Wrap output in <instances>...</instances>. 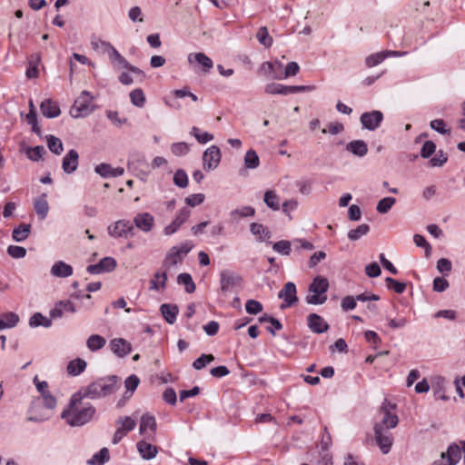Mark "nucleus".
Instances as JSON below:
<instances>
[{
	"instance_id": "15",
	"label": "nucleus",
	"mask_w": 465,
	"mask_h": 465,
	"mask_svg": "<svg viewBox=\"0 0 465 465\" xmlns=\"http://www.w3.org/2000/svg\"><path fill=\"white\" fill-rule=\"evenodd\" d=\"M112 351L119 358H124L131 353L132 345L123 338H114L110 341Z\"/></svg>"
},
{
	"instance_id": "8",
	"label": "nucleus",
	"mask_w": 465,
	"mask_h": 465,
	"mask_svg": "<svg viewBox=\"0 0 465 465\" xmlns=\"http://www.w3.org/2000/svg\"><path fill=\"white\" fill-rule=\"evenodd\" d=\"M222 159V153L218 146L212 145L203 153V166L206 172L215 170Z\"/></svg>"
},
{
	"instance_id": "31",
	"label": "nucleus",
	"mask_w": 465,
	"mask_h": 465,
	"mask_svg": "<svg viewBox=\"0 0 465 465\" xmlns=\"http://www.w3.org/2000/svg\"><path fill=\"white\" fill-rule=\"evenodd\" d=\"M106 344L104 337L99 334H92L86 340V346L91 351H96L104 348Z\"/></svg>"
},
{
	"instance_id": "46",
	"label": "nucleus",
	"mask_w": 465,
	"mask_h": 465,
	"mask_svg": "<svg viewBox=\"0 0 465 465\" xmlns=\"http://www.w3.org/2000/svg\"><path fill=\"white\" fill-rule=\"evenodd\" d=\"M173 183L179 188H185L188 185V175L183 169H178L173 178Z\"/></svg>"
},
{
	"instance_id": "62",
	"label": "nucleus",
	"mask_w": 465,
	"mask_h": 465,
	"mask_svg": "<svg viewBox=\"0 0 465 465\" xmlns=\"http://www.w3.org/2000/svg\"><path fill=\"white\" fill-rule=\"evenodd\" d=\"M119 422L122 423V427L120 429L124 430V431L125 433L133 430L136 426L135 420H134L133 418H131L129 416L120 418Z\"/></svg>"
},
{
	"instance_id": "59",
	"label": "nucleus",
	"mask_w": 465,
	"mask_h": 465,
	"mask_svg": "<svg viewBox=\"0 0 465 465\" xmlns=\"http://www.w3.org/2000/svg\"><path fill=\"white\" fill-rule=\"evenodd\" d=\"M436 151V144L432 141H426L421 147L420 156L422 158H429Z\"/></svg>"
},
{
	"instance_id": "17",
	"label": "nucleus",
	"mask_w": 465,
	"mask_h": 465,
	"mask_svg": "<svg viewBox=\"0 0 465 465\" xmlns=\"http://www.w3.org/2000/svg\"><path fill=\"white\" fill-rule=\"evenodd\" d=\"M40 109L43 115L47 118H55L61 114L58 104L51 99H45L40 104Z\"/></svg>"
},
{
	"instance_id": "53",
	"label": "nucleus",
	"mask_w": 465,
	"mask_h": 465,
	"mask_svg": "<svg viewBox=\"0 0 465 465\" xmlns=\"http://www.w3.org/2000/svg\"><path fill=\"white\" fill-rule=\"evenodd\" d=\"M45 152L44 146L28 147L26 149V156L32 161H39L42 158L43 153Z\"/></svg>"
},
{
	"instance_id": "30",
	"label": "nucleus",
	"mask_w": 465,
	"mask_h": 465,
	"mask_svg": "<svg viewBox=\"0 0 465 465\" xmlns=\"http://www.w3.org/2000/svg\"><path fill=\"white\" fill-rule=\"evenodd\" d=\"M29 326L31 328H37L40 326L49 328L52 326V320L44 316L41 312H35L29 319Z\"/></svg>"
},
{
	"instance_id": "10",
	"label": "nucleus",
	"mask_w": 465,
	"mask_h": 465,
	"mask_svg": "<svg viewBox=\"0 0 465 465\" xmlns=\"http://www.w3.org/2000/svg\"><path fill=\"white\" fill-rule=\"evenodd\" d=\"M360 120L363 128L369 131H374L381 125L383 120V114L378 110L366 112L361 115Z\"/></svg>"
},
{
	"instance_id": "43",
	"label": "nucleus",
	"mask_w": 465,
	"mask_h": 465,
	"mask_svg": "<svg viewBox=\"0 0 465 465\" xmlns=\"http://www.w3.org/2000/svg\"><path fill=\"white\" fill-rule=\"evenodd\" d=\"M265 93L269 94H288V85H283L282 84H268L265 86Z\"/></svg>"
},
{
	"instance_id": "57",
	"label": "nucleus",
	"mask_w": 465,
	"mask_h": 465,
	"mask_svg": "<svg viewBox=\"0 0 465 465\" xmlns=\"http://www.w3.org/2000/svg\"><path fill=\"white\" fill-rule=\"evenodd\" d=\"M451 269H452V264L449 259L440 258V260H438L437 270L440 273H442L444 275H448L451 272Z\"/></svg>"
},
{
	"instance_id": "50",
	"label": "nucleus",
	"mask_w": 465,
	"mask_h": 465,
	"mask_svg": "<svg viewBox=\"0 0 465 465\" xmlns=\"http://www.w3.org/2000/svg\"><path fill=\"white\" fill-rule=\"evenodd\" d=\"M385 59L386 54H384V52H379L367 56L365 63L368 67H373L383 62Z\"/></svg>"
},
{
	"instance_id": "23",
	"label": "nucleus",
	"mask_w": 465,
	"mask_h": 465,
	"mask_svg": "<svg viewBox=\"0 0 465 465\" xmlns=\"http://www.w3.org/2000/svg\"><path fill=\"white\" fill-rule=\"evenodd\" d=\"M190 215V210L183 208L173 222L165 229V232H175L180 229V226L188 219Z\"/></svg>"
},
{
	"instance_id": "41",
	"label": "nucleus",
	"mask_w": 465,
	"mask_h": 465,
	"mask_svg": "<svg viewBox=\"0 0 465 465\" xmlns=\"http://www.w3.org/2000/svg\"><path fill=\"white\" fill-rule=\"evenodd\" d=\"M130 100L134 106L139 108L143 107L145 104V95L143 90L140 88L133 90L130 93Z\"/></svg>"
},
{
	"instance_id": "6",
	"label": "nucleus",
	"mask_w": 465,
	"mask_h": 465,
	"mask_svg": "<svg viewBox=\"0 0 465 465\" xmlns=\"http://www.w3.org/2000/svg\"><path fill=\"white\" fill-rule=\"evenodd\" d=\"M394 409L395 405L384 400L378 412L381 419L374 423V426L395 428L399 423V418L392 411Z\"/></svg>"
},
{
	"instance_id": "2",
	"label": "nucleus",
	"mask_w": 465,
	"mask_h": 465,
	"mask_svg": "<svg viewBox=\"0 0 465 465\" xmlns=\"http://www.w3.org/2000/svg\"><path fill=\"white\" fill-rule=\"evenodd\" d=\"M82 401L73 403V395L70 398L68 406L62 411L61 418L71 427H81L88 423L94 416L96 410L91 403L84 404L78 408L77 404Z\"/></svg>"
},
{
	"instance_id": "58",
	"label": "nucleus",
	"mask_w": 465,
	"mask_h": 465,
	"mask_svg": "<svg viewBox=\"0 0 465 465\" xmlns=\"http://www.w3.org/2000/svg\"><path fill=\"white\" fill-rule=\"evenodd\" d=\"M430 126L431 129L441 134H450V130L446 128L445 122L442 119L432 120Z\"/></svg>"
},
{
	"instance_id": "14",
	"label": "nucleus",
	"mask_w": 465,
	"mask_h": 465,
	"mask_svg": "<svg viewBox=\"0 0 465 465\" xmlns=\"http://www.w3.org/2000/svg\"><path fill=\"white\" fill-rule=\"evenodd\" d=\"M79 154L76 150L71 149L62 160V169L65 173H74L78 167Z\"/></svg>"
},
{
	"instance_id": "40",
	"label": "nucleus",
	"mask_w": 465,
	"mask_h": 465,
	"mask_svg": "<svg viewBox=\"0 0 465 465\" xmlns=\"http://www.w3.org/2000/svg\"><path fill=\"white\" fill-rule=\"evenodd\" d=\"M133 229L134 225L132 222L120 220L114 223L113 232H111V226L108 227V232H131Z\"/></svg>"
},
{
	"instance_id": "20",
	"label": "nucleus",
	"mask_w": 465,
	"mask_h": 465,
	"mask_svg": "<svg viewBox=\"0 0 465 465\" xmlns=\"http://www.w3.org/2000/svg\"><path fill=\"white\" fill-rule=\"evenodd\" d=\"M19 321L18 314L14 312L0 313V331L15 328Z\"/></svg>"
},
{
	"instance_id": "64",
	"label": "nucleus",
	"mask_w": 465,
	"mask_h": 465,
	"mask_svg": "<svg viewBox=\"0 0 465 465\" xmlns=\"http://www.w3.org/2000/svg\"><path fill=\"white\" fill-rule=\"evenodd\" d=\"M356 298L353 296H345L342 298L341 307L344 312L353 310L356 307Z\"/></svg>"
},
{
	"instance_id": "54",
	"label": "nucleus",
	"mask_w": 465,
	"mask_h": 465,
	"mask_svg": "<svg viewBox=\"0 0 465 465\" xmlns=\"http://www.w3.org/2000/svg\"><path fill=\"white\" fill-rule=\"evenodd\" d=\"M7 254L14 259H21L26 255L25 248L17 245H9L6 250Z\"/></svg>"
},
{
	"instance_id": "29",
	"label": "nucleus",
	"mask_w": 465,
	"mask_h": 465,
	"mask_svg": "<svg viewBox=\"0 0 465 465\" xmlns=\"http://www.w3.org/2000/svg\"><path fill=\"white\" fill-rule=\"evenodd\" d=\"M110 460V453L107 448H102L87 460L88 465H104Z\"/></svg>"
},
{
	"instance_id": "21",
	"label": "nucleus",
	"mask_w": 465,
	"mask_h": 465,
	"mask_svg": "<svg viewBox=\"0 0 465 465\" xmlns=\"http://www.w3.org/2000/svg\"><path fill=\"white\" fill-rule=\"evenodd\" d=\"M136 447L141 457L146 460L153 459L158 452L156 446L145 440L138 441Z\"/></svg>"
},
{
	"instance_id": "44",
	"label": "nucleus",
	"mask_w": 465,
	"mask_h": 465,
	"mask_svg": "<svg viewBox=\"0 0 465 465\" xmlns=\"http://www.w3.org/2000/svg\"><path fill=\"white\" fill-rule=\"evenodd\" d=\"M396 203L393 197H385L380 200L377 203L376 210L379 213H388Z\"/></svg>"
},
{
	"instance_id": "34",
	"label": "nucleus",
	"mask_w": 465,
	"mask_h": 465,
	"mask_svg": "<svg viewBox=\"0 0 465 465\" xmlns=\"http://www.w3.org/2000/svg\"><path fill=\"white\" fill-rule=\"evenodd\" d=\"M193 58L206 71L210 70L213 66V61L203 53L190 54L188 56L189 63H193Z\"/></svg>"
},
{
	"instance_id": "19",
	"label": "nucleus",
	"mask_w": 465,
	"mask_h": 465,
	"mask_svg": "<svg viewBox=\"0 0 465 465\" xmlns=\"http://www.w3.org/2000/svg\"><path fill=\"white\" fill-rule=\"evenodd\" d=\"M153 221V215L148 213H143L134 217V223L139 230L146 232L152 229Z\"/></svg>"
},
{
	"instance_id": "52",
	"label": "nucleus",
	"mask_w": 465,
	"mask_h": 465,
	"mask_svg": "<svg viewBox=\"0 0 465 465\" xmlns=\"http://www.w3.org/2000/svg\"><path fill=\"white\" fill-rule=\"evenodd\" d=\"M291 242L286 240H282L279 242H276L272 245V249L282 255H288L291 252Z\"/></svg>"
},
{
	"instance_id": "7",
	"label": "nucleus",
	"mask_w": 465,
	"mask_h": 465,
	"mask_svg": "<svg viewBox=\"0 0 465 465\" xmlns=\"http://www.w3.org/2000/svg\"><path fill=\"white\" fill-rule=\"evenodd\" d=\"M242 282V276L235 272L223 270L220 273L221 291L224 293L232 291L235 287H240Z\"/></svg>"
},
{
	"instance_id": "60",
	"label": "nucleus",
	"mask_w": 465,
	"mask_h": 465,
	"mask_svg": "<svg viewBox=\"0 0 465 465\" xmlns=\"http://www.w3.org/2000/svg\"><path fill=\"white\" fill-rule=\"evenodd\" d=\"M163 400L167 404H170L173 406L175 405L177 402V396H176L175 391L171 387L165 389V391L163 392Z\"/></svg>"
},
{
	"instance_id": "3",
	"label": "nucleus",
	"mask_w": 465,
	"mask_h": 465,
	"mask_svg": "<svg viewBox=\"0 0 465 465\" xmlns=\"http://www.w3.org/2000/svg\"><path fill=\"white\" fill-rule=\"evenodd\" d=\"M329 281L322 276H316L313 278L309 285L308 291L312 294H308L305 297V302L312 305H321L327 301L326 292L329 289Z\"/></svg>"
},
{
	"instance_id": "5",
	"label": "nucleus",
	"mask_w": 465,
	"mask_h": 465,
	"mask_svg": "<svg viewBox=\"0 0 465 465\" xmlns=\"http://www.w3.org/2000/svg\"><path fill=\"white\" fill-rule=\"evenodd\" d=\"M193 248V243L191 241H184L177 245L173 246L167 252L163 266H174L182 261L183 256H185Z\"/></svg>"
},
{
	"instance_id": "13",
	"label": "nucleus",
	"mask_w": 465,
	"mask_h": 465,
	"mask_svg": "<svg viewBox=\"0 0 465 465\" xmlns=\"http://www.w3.org/2000/svg\"><path fill=\"white\" fill-rule=\"evenodd\" d=\"M309 329L317 334L323 333L329 330L327 322L317 313H311L307 317Z\"/></svg>"
},
{
	"instance_id": "63",
	"label": "nucleus",
	"mask_w": 465,
	"mask_h": 465,
	"mask_svg": "<svg viewBox=\"0 0 465 465\" xmlns=\"http://www.w3.org/2000/svg\"><path fill=\"white\" fill-rule=\"evenodd\" d=\"M449 288V282L443 277H436L433 280V291L442 292Z\"/></svg>"
},
{
	"instance_id": "32",
	"label": "nucleus",
	"mask_w": 465,
	"mask_h": 465,
	"mask_svg": "<svg viewBox=\"0 0 465 465\" xmlns=\"http://www.w3.org/2000/svg\"><path fill=\"white\" fill-rule=\"evenodd\" d=\"M177 283L183 285L187 293H193L195 292L196 285L190 273L182 272L177 276Z\"/></svg>"
},
{
	"instance_id": "61",
	"label": "nucleus",
	"mask_w": 465,
	"mask_h": 465,
	"mask_svg": "<svg viewBox=\"0 0 465 465\" xmlns=\"http://www.w3.org/2000/svg\"><path fill=\"white\" fill-rule=\"evenodd\" d=\"M26 122L28 124L32 125V130L35 134L40 133V128L37 125V114L35 110H29V113L26 114Z\"/></svg>"
},
{
	"instance_id": "51",
	"label": "nucleus",
	"mask_w": 465,
	"mask_h": 465,
	"mask_svg": "<svg viewBox=\"0 0 465 465\" xmlns=\"http://www.w3.org/2000/svg\"><path fill=\"white\" fill-rule=\"evenodd\" d=\"M214 360L213 355L212 354H202L198 357L193 362V367L195 370L203 369L208 363L212 362Z\"/></svg>"
},
{
	"instance_id": "27",
	"label": "nucleus",
	"mask_w": 465,
	"mask_h": 465,
	"mask_svg": "<svg viewBox=\"0 0 465 465\" xmlns=\"http://www.w3.org/2000/svg\"><path fill=\"white\" fill-rule=\"evenodd\" d=\"M35 211L40 219H45L48 213L49 206L46 201V194L43 193L34 203Z\"/></svg>"
},
{
	"instance_id": "36",
	"label": "nucleus",
	"mask_w": 465,
	"mask_h": 465,
	"mask_svg": "<svg viewBox=\"0 0 465 465\" xmlns=\"http://www.w3.org/2000/svg\"><path fill=\"white\" fill-rule=\"evenodd\" d=\"M91 45L94 51L107 54H109L111 50L114 48V46L109 42L104 41L100 38H93L91 41Z\"/></svg>"
},
{
	"instance_id": "22",
	"label": "nucleus",
	"mask_w": 465,
	"mask_h": 465,
	"mask_svg": "<svg viewBox=\"0 0 465 465\" xmlns=\"http://www.w3.org/2000/svg\"><path fill=\"white\" fill-rule=\"evenodd\" d=\"M346 150L358 157H363L368 153V145L363 140H354L347 143Z\"/></svg>"
},
{
	"instance_id": "39",
	"label": "nucleus",
	"mask_w": 465,
	"mask_h": 465,
	"mask_svg": "<svg viewBox=\"0 0 465 465\" xmlns=\"http://www.w3.org/2000/svg\"><path fill=\"white\" fill-rule=\"evenodd\" d=\"M111 63L116 66H120L121 68H125L128 65V61L114 47L108 54Z\"/></svg>"
},
{
	"instance_id": "24",
	"label": "nucleus",
	"mask_w": 465,
	"mask_h": 465,
	"mask_svg": "<svg viewBox=\"0 0 465 465\" xmlns=\"http://www.w3.org/2000/svg\"><path fill=\"white\" fill-rule=\"evenodd\" d=\"M167 273L166 272H156L153 274V279L150 281L149 290L160 291L164 290L166 288L167 282Z\"/></svg>"
},
{
	"instance_id": "16",
	"label": "nucleus",
	"mask_w": 465,
	"mask_h": 465,
	"mask_svg": "<svg viewBox=\"0 0 465 465\" xmlns=\"http://www.w3.org/2000/svg\"><path fill=\"white\" fill-rule=\"evenodd\" d=\"M74 272L73 267L64 261L55 262L50 270V273L57 278H67Z\"/></svg>"
},
{
	"instance_id": "45",
	"label": "nucleus",
	"mask_w": 465,
	"mask_h": 465,
	"mask_svg": "<svg viewBox=\"0 0 465 465\" xmlns=\"http://www.w3.org/2000/svg\"><path fill=\"white\" fill-rule=\"evenodd\" d=\"M263 201L272 210L280 209L279 198L273 191H267L264 193Z\"/></svg>"
},
{
	"instance_id": "9",
	"label": "nucleus",
	"mask_w": 465,
	"mask_h": 465,
	"mask_svg": "<svg viewBox=\"0 0 465 465\" xmlns=\"http://www.w3.org/2000/svg\"><path fill=\"white\" fill-rule=\"evenodd\" d=\"M278 298L283 300V302L280 306L282 310L293 306L298 302L295 283L292 282H286L283 288L278 292Z\"/></svg>"
},
{
	"instance_id": "1",
	"label": "nucleus",
	"mask_w": 465,
	"mask_h": 465,
	"mask_svg": "<svg viewBox=\"0 0 465 465\" xmlns=\"http://www.w3.org/2000/svg\"><path fill=\"white\" fill-rule=\"evenodd\" d=\"M120 387V378L109 375L99 378L73 394V403L84 399L96 400L114 394Z\"/></svg>"
},
{
	"instance_id": "56",
	"label": "nucleus",
	"mask_w": 465,
	"mask_h": 465,
	"mask_svg": "<svg viewBox=\"0 0 465 465\" xmlns=\"http://www.w3.org/2000/svg\"><path fill=\"white\" fill-rule=\"evenodd\" d=\"M448 161V155L442 150L438 153L430 160V163L432 167L442 166Z\"/></svg>"
},
{
	"instance_id": "49",
	"label": "nucleus",
	"mask_w": 465,
	"mask_h": 465,
	"mask_svg": "<svg viewBox=\"0 0 465 465\" xmlns=\"http://www.w3.org/2000/svg\"><path fill=\"white\" fill-rule=\"evenodd\" d=\"M262 304L260 302L253 299L248 300L245 303V311L249 314L256 315L262 312Z\"/></svg>"
},
{
	"instance_id": "55",
	"label": "nucleus",
	"mask_w": 465,
	"mask_h": 465,
	"mask_svg": "<svg viewBox=\"0 0 465 465\" xmlns=\"http://www.w3.org/2000/svg\"><path fill=\"white\" fill-rule=\"evenodd\" d=\"M189 150V145L184 142L174 143L171 145V152L176 156L185 155Z\"/></svg>"
},
{
	"instance_id": "38",
	"label": "nucleus",
	"mask_w": 465,
	"mask_h": 465,
	"mask_svg": "<svg viewBox=\"0 0 465 465\" xmlns=\"http://www.w3.org/2000/svg\"><path fill=\"white\" fill-rule=\"evenodd\" d=\"M255 213V210L251 206H242L231 212V219L232 221H238L242 217L252 216Z\"/></svg>"
},
{
	"instance_id": "25",
	"label": "nucleus",
	"mask_w": 465,
	"mask_h": 465,
	"mask_svg": "<svg viewBox=\"0 0 465 465\" xmlns=\"http://www.w3.org/2000/svg\"><path fill=\"white\" fill-rule=\"evenodd\" d=\"M140 384V379L136 374H131L124 381L125 392L124 399H130Z\"/></svg>"
},
{
	"instance_id": "28",
	"label": "nucleus",
	"mask_w": 465,
	"mask_h": 465,
	"mask_svg": "<svg viewBox=\"0 0 465 465\" xmlns=\"http://www.w3.org/2000/svg\"><path fill=\"white\" fill-rule=\"evenodd\" d=\"M157 424L154 416L145 413L142 416L140 420V433L143 434L146 430H152L153 433L156 431Z\"/></svg>"
},
{
	"instance_id": "37",
	"label": "nucleus",
	"mask_w": 465,
	"mask_h": 465,
	"mask_svg": "<svg viewBox=\"0 0 465 465\" xmlns=\"http://www.w3.org/2000/svg\"><path fill=\"white\" fill-rule=\"evenodd\" d=\"M260 164V159L257 153L251 149L244 155V166L247 169H256Z\"/></svg>"
},
{
	"instance_id": "42",
	"label": "nucleus",
	"mask_w": 465,
	"mask_h": 465,
	"mask_svg": "<svg viewBox=\"0 0 465 465\" xmlns=\"http://www.w3.org/2000/svg\"><path fill=\"white\" fill-rule=\"evenodd\" d=\"M256 38L265 47H270L272 45V37L269 35L268 29L265 26L259 28Z\"/></svg>"
},
{
	"instance_id": "11",
	"label": "nucleus",
	"mask_w": 465,
	"mask_h": 465,
	"mask_svg": "<svg viewBox=\"0 0 465 465\" xmlns=\"http://www.w3.org/2000/svg\"><path fill=\"white\" fill-rule=\"evenodd\" d=\"M116 261L113 257H104L95 264H90L86 267V272L90 274H101L113 272L116 268Z\"/></svg>"
},
{
	"instance_id": "35",
	"label": "nucleus",
	"mask_w": 465,
	"mask_h": 465,
	"mask_svg": "<svg viewBox=\"0 0 465 465\" xmlns=\"http://www.w3.org/2000/svg\"><path fill=\"white\" fill-rule=\"evenodd\" d=\"M46 143H47V146L49 148V150L56 154V155H60L63 151H64V145H63V143L62 141L55 137L54 135L53 134H49L46 136Z\"/></svg>"
},
{
	"instance_id": "33",
	"label": "nucleus",
	"mask_w": 465,
	"mask_h": 465,
	"mask_svg": "<svg viewBox=\"0 0 465 465\" xmlns=\"http://www.w3.org/2000/svg\"><path fill=\"white\" fill-rule=\"evenodd\" d=\"M374 437L381 451L383 454H388L393 443V436H381V433H379V435H374Z\"/></svg>"
},
{
	"instance_id": "47",
	"label": "nucleus",
	"mask_w": 465,
	"mask_h": 465,
	"mask_svg": "<svg viewBox=\"0 0 465 465\" xmlns=\"http://www.w3.org/2000/svg\"><path fill=\"white\" fill-rule=\"evenodd\" d=\"M385 282L388 289L393 290L398 294L403 293L406 290L405 282H399L391 277H386Z\"/></svg>"
},
{
	"instance_id": "26",
	"label": "nucleus",
	"mask_w": 465,
	"mask_h": 465,
	"mask_svg": "<svg viewBox=\"0 0 465 465\" xmlns=\"http://www.w3.org/2000/svg\"><path fill=\"white\" fill-rule=\"evenodd\" d=\"M87 363L81 358H76L69 361L67 365V372L71 376H78L86 369Z\"/></svg>"
},
{
	"instance_id": "12",
	"label": "nucleus",
	"mask_w": 465,
	"mask_h": 465,
	"mask_svg": "<svg viewBox=\"0 0 465 465\" xmlns=\"http://www.w3.org/2000/svg\"><path fill=\"white\" fill-rule=\"evenodd\" d=\"M34 382L36 386L37 391L41 393L45 408L53 410L56 406V399L48 391V383L45 381H39L35 377Z\"/></svg>"
},
{
	"instance_id": "4",
	"label": "nucleus",
	"mask_w": 465,
	"mask_h": 465,
	"mask_svg": "<svg viewBox=\"0 0 465 465\" xmlns=\"http://www.w3.org/2000/svg\"><path fill=\"white\" fill-rule=\"evenodd\" d=\"M93 100L94 97L91 96L88 91H83L75 99L70 109L71 116L74 118H82L91 114L94 110Z\"/></svg>"
},
{
	"instance_id": "18",
	"label": "nucleus",
	"mask_w": 465,
	"mask_h": 465,
	"mask_svg": "<svg viewBox=\"0 0 465 465\" xmlns=\"http://www.w3.org/2000/svg\"><path fill=\"white\" fill-rule=\"evenodd\" d=\"M160 312L167 323L173 324L176 322L179 308L174 303H163L160 306Z\"/></svg>"
},
{
	"instance_id": "48",
	"label": "nucleus",
	"mask_w": 465,
	"mask_h": 465,
	"mask_svg": "<svg viewBox=\"0 0 465 465\" xmlns=\"http://www.w3.org/2000/svg\"><path fill=\"white\" fill-rule=\"evenodd\" d=\"M413 241L418 247L424 249V254L427 258L431 255V246L422 234H414Z\"/></svg>"
}]
</instances>
